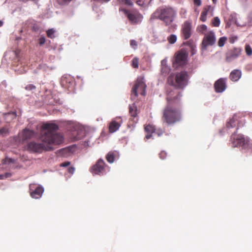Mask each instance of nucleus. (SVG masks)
Returning <instances> with one entry per match:
<instances>
[{"label": "nucleus", "mask_w": 252, "mask_h": 252, "mask_svg": "<svg viewBox=\"0 0 252 252\" xmlns=\"http://www.w3.org/2000/svg\"><path fill=\"white\" fill-rule=\"evenodd\" d=\"M59 126L56 124H43L41 126L40 136V139L43 143L30 142L27 145L26 150L30 153H41L43 151L53 150L51 146L60 145L63 141V135L57 132Z\"/></svg>", "instance_id": "f257e3e1"}, {"label": "nucleus", "mask_w": 252, "mask_h": 252, "mask_svg": "<svg viewBox=\"0 0 252 252\" xmlns=\"http://www.w3.org/2000/svg\"><path fill=\"white\" fill-rule=\"evenodd\" d=\"M245 120L243 114L239 113L235 114L226 124L224 130L228 132L231 128L236 127V131L231 135L230 142L232 147H241L246 152L252 154V143L248 137L243 134H237V130L239 127L243 126L245 124Z\"/></svg>", "instance_id": "f03ea898"}, {"label": "nucleus", "mask_w": 252, "mask_h": 252, "mask_svg": "<svg viewBox=\"0 0 252 252\" xmlns=\"http://www.w3.org/2000/svg\"><path fill=\"white\" fill-rule=\"evenodd\" d=\"M181 95L175 90L167 91V104L162 111L161 121L167 126L173 125L182 120L179 107V98Z\"/></svg>", "instance_id": "7ed1b4c3"}, {"label": "nucleus", "mask_w": 252, "mask_h": 252, "mask_svg": "<svg viewBox=\"0 0 252 252\" xmlns=\"http://www.w3.org/2000/svg\"><path fill=\"white\" fill-rule=\"evenodd\" d=\"M175 14V11L171 8H158L151 15L150 21H152L155 19H159L166 26H169L173 22Z\"/></svg>", "instance_id": "20e7f679"}, {"label": "nucleus", "mask_w": 252, "mask_h": 252, "mask_svg": "<svg viewBox=\"0 0 252 252\" xmlns=\"http://www.w3.org/2000/svg\"><path fill=\"white\" fill-rule=\"evenodd\" d=\"M188 74L186 71H181L175 76L171 74L167 79V82L177 89H183L188 84Z\"/></svg>", "instance_id": "39448f33"}, {"label": "nucleus", "mask_w": 252, "mask_h": 252, "mask_svg": "<svg viewBox=\"0 0 252 252\" xmlns=\"http://www.w3.org/2000/svg\"><path fill=\"white\" fill-rule=\"evenodd\" d=\"M188 54L184 49H181L175 55L174 61L173 62V67L177 68L186 64Z\"/></svg>", "instance_id": "423d86ee"}, {"label": "nucleus", "mask_w": 252, "mask_h": 252, "mask_svg": "<svg viewBox=\"0 0 252 252\" xmlns=\"http://www.w3.org/2000/svg\"><path fill=\"white\" fill-rule=\"evenodd\" d=\"M146 85L143 81V78L138 77L132 89V94L135 96H138V94L142 95H145L146 94Z\"/></svg>", "instance_id": "0eeeda50"}, {"label": "nucleus", "mask_w": 252, "mask_h": 252, "mask_svg": "<svg viewBox=\"0 0 252 252\" xmlns=\"http://www.w3.org/2000/svg\"><path fill=\"white\" fill-rule=\"evenodd\" d=\"M192 33L191 23L186 21L182 25L181 29V36L187 40L190 37Z\"/></svg>", "instance_id": "6e6552de"}, {"label": "nucleus", "mask_w": 252, "mask_h": 252, "mask_svg": "<svg viewBox=\"0 0 252 252\" xmlns=\"http://www.w3.org/2000/svg\"><path fill=\"white\" fill-rule=\"evenodd\" d=\"M216 40L215 34L213 32L210 31L204 34V36L202 41V48L206 50L207 47L214 45Z\"/></svg>", "instance_id": "1a4fd4ad"}, {"label": "nucleus", "mask_w": 252, "mask_h": 252, "mask_svg": "<svg viewBox=\"0 0 252 252\" xmlns=\"http://www.w3.org/2000/svg\"><path fill=\"white\" fill-rule=\"evenodd\" d=\"M242 49L234 47L229 49L225 54V61L230 63L238 58L241 54Z\"/></svg>", "instance_id": "9d476101"}, {"label": "nucleus", "mask_w": 252, "mask_h": 252, "mask_svg": "<svg viewBox=\"0 0 252 252\" xmlns=\"http://www.w3.org/2000/svg\"><path fill=\"white\" fill-rule=\"evenodd\" d=\"M123 11L126 16L131 24H137L141 22L142 16L138 12L130 11L126 9H123Z\"/></svg>", "instance_id": "9b49d317"}, {"label": "nucleus", "mask_w": 252, "mask_h": 252, "mask_svg": "<svg viewBox=\"0 0 252 252\" xmlns=\"http://www.w3.org/2000/svg\"><path fill=\"white\" fill-rule=\"evenodd\" d=\"M30 193L32 197L38 199L41 197L44 189L40 186L35 184H31L29 187Z\"/></svg>", "instance_id": "f8f14e48"}, {"label": "nucleus", "mask_w": 252, "mask_h": 252, "mask_svg": "<svg viewBox=\"0 0 252 252\" xmlns=\"http://www.w3.org/2000/svg\"><path fill=\"white\" fill-rule=\"evenodd\" d=\"M105 166L104 160L100 158L90 168V171L93 174L100 175L103 173Z\"/></svg>", "instance_id": "ddd939ff"}, {"label": "nucleus", "mask_w": 252, "mask_h": 252, "mask_svg": "<svg viewBox=\"0 0 252 252\" xmlns=\"http://www.w3.org/2000/svg\"><path fill=\"white\" fill-rule=\"evenodd\" d=\"M123 123V120L120 117H117L112 120L109 125V131L113 133L119 129Z\"/></svg>", "instance_id": "4468645a"}, {"label": "nucleus", "mask_w": 252, "mask_h": 252, "mask_svg": "<svg viewBox=\"0 0 252 252\" xmlns=\"http://www.w3.org/2000/svg\"><path fill=\"white\" fill-rule=\"evenodd\" d=\"M226 80L227 78H221L215 82L214 88L217 93H222L226 89Z\"/></svg>", "instance_id": "2eb2a0df"}, {"label": "nucleus", "mask_w": 252, "mask_h": 252, "mask_svg": "<svg viewBox=\"0 0 252 252\" xmlns=\"http://www.w3.org/2000/svg\"><path fill=\"white\" fill-rule=\"evenodd\" d=\"M213 9L210 5H206L204 7L201 12L200 20L202 22H205L207 20V16L210 14L211 16H213Z\"/></svg>", "instance_id": "dca6fc26"}, {"label": "nucleus", "mask_w": 252, "mask_h": 252, "mask_svg": "<svg viewBox=\"0 0 252 252\" xmlns=\"http://www.w3.org/2000/svg\"><path fill=\"white\" fill-rule=\"evenodd\" d=\"M242 76L241 71L239 69L232 70L229 75V79L233 82H236L239 80Z\"/></svg>", "instance_id": "f3484780"}, {"label": "nucleus", "mask_w": 252, "mask_h": 252, "mask_svg": "<svg viewBox=\"0 0 252 252\" xmlns=\"http://www.w3.org/2000/svg\"><path fill=\"white\" fill-rule=\"evenodd\" d=\"M34 135V131L26 128L23 130L22 133L21 137L23 140H25L33 137Z\"/></svg>", "instance_id": "a211bd4d"}, {"label": "nucleus", "mask_w": 252, "mask_h": 252, "mask_svg": "<svg viewBox=\"0 0 252 252\" xmlns=\"http://www.w3.org/2000/svg\"><path fill=\"white\" fill-rule=\"evenodd\" d=\"M129 114L133 119L137 116V108L135 104L129 105Z\"/></svg>", "instance_id": "6ab92c4d"}, {"label": "nucleus", "mask_w": 252, "mask_h": 252, "mask_svg": "<svg viewBox=\"0 0 252 252\" xmlns=\"http://www.w3.org/2000/svg\"><path fill=\"white\" fill-rule=\"evenodd\" d=\"M16 117V113L15 112H11L4 114V118L6 123H9Z\"/></svg>", "instance_id": "aec40b11"}, {"label": "nucleus", "mask_w": 252, "mask_h": 252, "mask_svg": "<svg viewBox=\"0 0 252 252\" xmlns=\"http://www.w3.org/2000/svg\"><path fill=\"white\" fill-rule=\"evenodd\" d=\"M9 133V125H6L0 128V135L5 136L8 135Z\"/></svg>", "instance_id": "412c9836"}, {"label": "nucleus", "mask_w": 252, "mask_h": 252, "mask_svg": "<svg viewBox=\"0 0 252 252\" xmlns=\"http://www.w3.org/2000/svg\"><path fill=\"white\" fill-rule=\"evenodd\" d=\"M106 158L108 162L113 163L115 160V156L113 152H109L106 156Z\"/></svg>", "instance_id": "4be33fe9"}, {"label": "nucleus", "mask_w": 252, "mask_h": 252, "mask_svg": "<svg viewBox=\"0 0 252 252\" xmlns=\"http://www.w3.org/2000/svg\"><path fill=\"white\" fill-rule=\"evenodd\" d=\"M144 129H145V130L147 133H150L155 132V130H156L155 126L153 125H148L145 126L144 127Z\"/></svg>", "instance_id": "5701e85b"}, {"label": "nucleus", "mask_w": 252, "mask_h": 252, "mask_svg": "<svg viewBox=\"0 0 252 252\" xmlns=\"http://www.w3.org/2000/svg\"><path fill=\"white\" fill-rule=\"evenodd\" d=\"M151 1L152 0H137L136 3L139 5L146 6L148 5Z\"/></svg>", "instance_id": "b1692460"}, {"label": "nucleus", "mask_w": 252, "mask_h": 252, "mask_svg": "<svg viewBox=\"0 0 252 252\" xmlns=\"http://www.w3.org/2000/svg\"><path fill=\"white\" fill-rule=\"evenodd\" d=\"M167 40L170 44H174L177 41V36L175 34H171L167 37Z\"/></svg>", "instance_id": "393cba45"}, {"label": "nucleus", "mask_w": 252, "mask_h": 252, "mask_svg": "<svg viewBox=\"0 0 252 252\" xmlns=\"http://www.w3.org/2000/svg\"><path fill=\"white\" fill-rule=\"evenodd\" d=\"M227 40V38L226 37H224V36H223V37H221L219 41H218V46L219 47H223L224 46V45L225 44L226 41Z\"/></svg>", "instance_id": "a878e982"}, {"label": "nucleus", "mask_w": 252, "mask_h": 252, "mask_svg": "<svg viewBox=\"0 0 252 252\" xmlns=\"http://www.w3.org/2000/svg\"><path fill=\"white\" fill-rule=\"evenodd\" d=\"M55 30L54 29H50L47 31V36L50 38H53L55 37L54 33Z\"/></svg>", "instance_id": "bb28decb"}, {"label": "nucleus", "mask_w": 252, "mask_h": 252, "mask_svg": "<svg viewBox=\"0 0 252 252\" xmlns=\"http://www.w3.org/2000/svg\"><path fill=\"white\" fill-rule=\"evenodd\" d=\"M212 25L214 27H219L220 24V20L219 18V17H216L214 18L212 20Z\"/></svg>", "instance_id": "cd10ccee"}, {"label": "nucleus", "mask_w": 252, "mask_h": 252, "mask_svg": "<svg viewBox=\"0 0 252 252\" xmlns=\"http://www.w3.org/2000/svg\"><path fill=\"white\" fill-rule=\"evenodd\" d=\"M207 29V27L205 25H201L197 28V31L199 32L204 34V32H206Z\"/></svg>", "instance_id": "c85d7f7f"}, {"label": "nucleus", "mask_w": 252, "mask_h": 252, "mask_svg": "<svg viewBox=\"0 0 252 252\" xmlns=\"http://www.w3.org/2000/svg\"><path fill=\"white\" fill-rule=\"evenodd\" d=\"M245 51L248 56H251L252 55V49L250 45L246 44L245 45Z\"/></svg>", "instance_id": "c756f323"}, {"label": "nucleus", "mask_w": 252, "mask_h": 252, "mask_svg": "<svg viewBox=\"0 0 252 252\" xmlns=\"http://www.w3.org/2000/svg\"><path fill=\"white\" fill-rule=\"evenodd\" d=\"M139 60L137 58H134L132 61V66L133 68H138Z\"/></svg>", "instance_id": "7c9ffc66"}, {"label": "nucleus", "mask_w": 252, "mask_h": 252, "mask_svg": "<svg viewBox=\"0 0 252 252\" xmlns=\"http://www.w3.org/2000/svg\"><path fill=\"white\" fill-rule=\"evenodd\" d=\"M25 89L28 91L35 90L36 87L32 84H28L25 87Z\"/></svg>", "instance_id": "2f4dec72"}, {"label": "nucleus", "mask_w": 252, "mask_h": 252, "mask_svg": "<svg viewBox=\"0 0 252 252\" xmlns=\"http://www.w3.org/2000/svg\"><path fill=\"white\" fill-rule=\"evenodd\" d=\"M121 2H122L126 5L131 6L133 3L131 0H118Z\"/></svg>", "instance_id": "473e14b6"}, {"label": "nucleus", "mask_w": 252, "mask_h": 252, "mask_svg": "<svg viewBox=\"0 0 252 252\" xmlns=\"http://www.w3.org/2000/svg\"><path fill=\"white\" fill-rule=\"evenodd\" d=\"M130 45L133 49H136L137 46V42L133 39L130 41Z\"/></svg>", "instance_id": "72a5a7b5"}, {"label": "nucleus", "mask_w": 252, "mask_h": 252, "mask_svg": "<svg viewBox=\"0 0 252 252\" xmlns=\"http://www.w3.org/2000/svg\"><path fill=\"white\" fill-rule=\"evenodd\" d=\"M166 153L164 151H161L159 154V158L161 159H164L166 157Z\"/></svg>", "instance_id": "f704fd0d"}, {"label": "nucleus", "mask_w": 252, "mask_h": 252, "mask_svg": "<svg viewBox=\"0 0 252 252\" xmlns=\"http://www.w3.org/2000/svg\"><path fill=\"white\" fill-rule=\"evenodd\" d=\"M46 42V39L44 37H41L39 39V44L40 45H43Z\"/></svg>", "instance_id": "c9c22d12"}, {"label": "nucleus", "mask_w": 252, "mask_h": 252, "mask_svg": "<svg viewBox=\"0 0 252 252\" xmlns=\"http://www.w3.org/2000/svg\"><path fill=\"white\" fill-rule=\"evenodd\" d=\"M11 176V174L6 173L4 175H0V180L3 179L4 178H8Z\"/></svg>", "instance_id": "e433bc0d"}, {"label": "nucleus", "mask_w": 252, "mask_h": 252, "mask_svg": "<svg viewBox=\"0 0 252 252\" xmlns=\"http://www.w3.org/2000/svg\"><path fill=\"white\" fill-rule=\"evenodd\" d=\"M70 164V162L69 161H65L64 162L60 164V166L62 167H67Z\"/></svg>", "instance_id": "4c0bfd02"}, {"label": "nucleus", "mask_w": 252, "mask_h": 252, "mask_svg": "<svg viewBox=\"0 0 252 252\" xmlns=\"http://www.w3.org/2000/svg\"><path fill=\"white\" fill-rule=\"evenodd\" d=\"M193 2L195 5L199 6L201 5V0H193Z\"/></svg>", "instance_id": "58836bf2"}, {"label": "nucleus", "mask_w": 252, "mask_h": 252, "mask_svg": "<svg viewBox=\"0 0 252 252\" xmlns=\"http://www.w3.org/2000/svg\"><path fill=\"white\" fill-rule=\"evenodd\" d=\"M75 171V168L73 167H70L68 168V172L72 174Z\"/></svg>", "instance_id": "ea45409f"}, {"label": "nucleus", "mask_w": 252, "mask_h": 252, "mask_svg": "<svg viewBox=\"0 0 252 252\" xmlns=\"http://www.w3.org/2000/svg\"><path fill=\"white\" fill-rule=\"evenodd\" d=\"M63 4H65L69 2L72 0H60Z\"/></svg>", "instance_id": "a19ab883"}, {"label": "nucleus", "mask_w": 252, "mask_h": 252, "mask_svg": "<svg viewBox=\"0 0 252 252\" xmlns=\"http://www.w3.org/2000/svg\"><path fill=\"white\" fill-rule=\"evenodd\" d=\"M152 137V133H147V134L145 136L146 139H149Z\"/></svg>", "instance_id": "79ce46f5"}, {"label": "nucleus", "mask_w": 252, "mask_h": 252, "mask_svg": "<svg viewBox=\"0 0 252 252\" xmlns=\"http://www.w3.org/2000/svg\"><path fill=\"white\" fill-rule=\"evenodd\" d=\"M66 79L65 78H63L62 79V83L63 85H65L64 84V82H66Z\"/></svg>", "instance_id": "37998d69"}, {"label": "nucleus", "mask_w": 252, "mask_h": 252, "mask_svg": "<svg viewBox=\"0 0 252 252\" xmlns=\"http://www.w3.org/2000/svg\"><path fill=\"white\" fill-rule=\"evenodd\" d=\"M157 134H158V136H160V135H161L162 134V131H161L160 133L158 132H157Z\"/></svg>", "instance_id": "c03bdc74"}, {"label": "nucleus", "mask_w": 252, "mask_h": 252, "mask_svg": "<svg viewBox=\"0 0 252 252\" xmlns=\"http://www.w3.org/2000/svg\"><path fill=\"white\" fill-rule=\"evenodd\" d=\"M3 25V22L1 21H0V27H1Z\"/></svg>", "instance_id": "a18cd8bd"}, {"label": "nucleus", "mask_w": 252, "mask_h": 252, "mask_svg": "<svg viewBox=\"0 0 252 252\" xmlns=\"http://www.w3.org/2000/svg\"><path fill=\"white\" fill-rule=\"evenodd\" d=\"M214 3H216L217 2V0H212Z\"/></svg>", "instance_id": "49530a36"}, {"label": "nucleus", "mask_w": 252, "mask_h": 252, "mask_svg": "<svg viewBox=\"0 0 252 252\" xmlns=\"http://www.w3.org/2000/svg\"><path fill=\"white\" fill-rule=\"evenodd\" d=\"M193 47H194V45L192 44L191 45V49H192V50L193 49Z\"/></svg>", "instance_id": "de8ad7c7"}, {"label": "nucleus", "mask_w": 252, "mask_h": 252, "mask_svg": "<svg viewBox=\"0 0 252 252\" xmlns=\"http://www.w3.org/2000/svg\"><path fill=\"white\" fill-rule=\"evenodd\" d=\"M190 41H187V44H190Z\"/></svg>", "instance_id": "09e8293b"}, {"label": "nucleus", "mask_w": 252, "mask_h": 252, "mask_svg": "<svg viewBox=\"0 0 252 252\" xmlns=\"http://www.w3.org/2000/svg\"><path fill=\"white\" fill-rule=\"evenodd\" d=\"M230 42H231V43H233L234 41H232V39H230Z\"/></svg>", "instance_id": "8fccbe9b"}]
</instances>
